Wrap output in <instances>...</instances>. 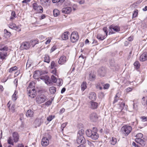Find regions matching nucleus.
<instances>
[{
    "mask_svg": "<svg viewBox=\"0 0 147 147\" xmlns=\"http://www.w3.org/2000/svg\"><path fill=\"white\" fill-rule=\"evenodd\" d=\"M97 129L96 127H93L92 130L90 129H87L85 132L87 136L93 140H97L98 137L99 135L97 133Z\"/></svg>",
    "mask_w": 147,
    "mask_h": 147,
    "instance_id": "obj_1",
    "label": "nucleus"
},
{
    "mask_svg": "<svg viewBox=\"0 0 147 147\" xmlns=\"http://www.w3.org/2000/svg\"><path fill=\"white\" fill-rule=\"evenodd\" d=\"M13 138L11 137L9 138L7 140V142L9 144L12 146L13 145V141L15 142H17L19 139V136L18 133L16 132H14L12 134Z\"/></svg>",
    "mask_w": 147,
    "mask_h": 147,
    "instance_id": "obj_2",
    "label": "nucleus"
},
{
    "mask_svg": "<svg viewBox=\"0 0 147 147\" xmlns=\"http://www.w3.org/2000/svg\"><path fill=\"white\" fill-rule=\"evenodd\" d=\"M132 129V128L130 126L125 125L122 127L121 131L125 136H127L130 133Z\"/></svg>",
    "mask_w": 147,
    "mask_h": 147,
    "instance_id": "obj_3",
    "label": "nucleus"
},
{
    "mask_svg": "<svg viewBox=\"0 0 147 147\" xmlns=\"http://www.w3.org/2000/svg\"><path fill=\"white\" fill-rule=\"evenodd\" d=\"M70 39L72 42L74 43L77 42L79 39L78 33L75 32H72L71 35Z\"/></svg>",
    "mask_w": 147,
    "mask_h": 147,
    "instance_id": "obj_4",
    "label": "nucleus"
},
{
    "mask_svg": "<svg viewBox=\"0 0 147 147\" xmlns=\"http://www.w3.org/2000/svg\"><path fill=\"white\" fill-rule=\"evenodd\" d=\"M109 34L111 33V34L114 33V31L116 32H118L120 31V28L119 26H117L112 24L109 27Z\"/></svg>",
    "mask_w": 147,
    "mask_h": 147,
    "instance_id": "obj_5",
    "label": "nucleus"
},
{
    "mask_svg": "<svg viewBox=\"0 0 147 147\" xmlns=\"http://www.w3.org/2000/svg\"><path fill=\"white\" fill-rule=\"evenodd\" d=\"M67 60V59L65 56L62 55L60 57L58 63L60 65H62L66 63Z\"/></svg>",
    "mask_w": 147,
    "mask_h": 147,
    "instance_id": "obj_6",
    "label": "nucleus"
},
{
    "mask_svg": "<svg viewBox=\"0 0 147 147\" xmlns=\"http://www.w3.org/2000/svg\"><path fill=\"white\" fill-rule=\"evenodd\" d=\"M77 142L78 144H84L86 142V140L84 136H77Z\"/></svg>",
    "mask_w": 147,
    "mask_h": 147,
    "instance_id": "obj_7",
    "label": "nucleus"
},
{
    "mask_svg": "<svg viewBox=\"0 0 147 147\" xmlns=\"http://www.w3.org/2000/svg\"><path fill=\"white\" fill-rule=\"evenodd\" d=\"M46 98L45 96H37L36 98V102L38 104H40L44 102Z\"/></svg>",
    "mask_w": 147,
    "mask_h": 147,
    "instance_id": "obj_8",
    "label": "nucleus"
},
{
    "mask_svg": "<svg viewBox=\"0 0 147 147\" xmlns=\"http://www.w3.org/2000/svg\"><path fill=\"white\" fill-rule=\"evenodd\" d=\"M32 89H30L28 93V96L32 98H34L36 95V91L35 88H32Z\"/></svg>",
    "mask_w": 147,
    "mask_h": 147,
    "instance_id": "obj_9",
    "label": "nucleus"
},
{
    "mask_svg": "<svg viewBox=\"0 0 147 147\" xmlns=\"http://www.w3.org/2000/svg\"><path fill=\"white\" fill-rule=\"evenodd\" d=\"M135 141L141 147L144 146L146 144L145 141L142 139L136 138Z\"/></svg>",
    "mask_w": 147,
    "mask_h": 147,
    "instance_id": "obj_10",
    "label": "nucleus"
},
{
    "mask_svg": "<svg viewBox=\"0 0 147 147\" xmlns=\"http://www.w3.org/2000/svg\"><path fill=\"white\" fill-rule=\"evenodd\" d=\"M98 73L100 76H104L106 73V69L105 67H102L98 69Z\"/></svg>",
    "mask_w": 147,
    "mask_h": 147,
    "instance_id": "obj_11",
    "label": "nucleus"
},
{
    "mask_svg": "<svg viewBox=\"0 0 147 147\" xmlns=\"http://www.w3.org/2000/svg\"><path fill=\"white\" fill-rule=\"evenodd\" d=\"M98 119V115L96 113H92L90 115V120L93 122H96Z\"/></svg>",
    "mask_w": 147,
    "mask_h": 147,
    "instance_id": "obj_12",
    "label": "nucleus"
},
{
    "mask_svg": "<svg viewBox=\"0 0 147 147\" xmlns=\"http://www.w3.org/2000/svg\"><path fill=\"white\" fill-rule=\"evenodd\" d=\"M9 27L12 29H14L18 31H21L20 28L18 26H16L14 23L12 22L11 23L9 24Z\"/></svg>",
    "mask_w": 147,
    "mask_h": 147,
    "instance_id": "obj_13",
    "label": "nucleus"
},
{
    "mask_svg": "<svg viewBox=\"0 0 147 147\" xmlns=\"http://www.w3.org/2000/svg\"><path fill=\"white\" fill-rule=\"evenodd\" d=\"M140 59L141 61H144L147 60V52L143 53L140 56Z\"/></svg>",
    "mask_w": 147,
    "mask_h": 147,
    "instance_id": "obj_14",
    "label": "nucleus"
},
{
    "mask_svg": "<svg viewBox=\"0 0 147 147\" xmlns=\"http://www.w3.org/2000/svg\"><path fill=\"white\" fill-rule=\"evenodd\" d=\"M72 10V9L71 7H64L62 9V12L64 13L68 14L70 13Z\"/></svg>",
    "mask_w": 147,
    "mask_h": 147,
    "instance_id": "obj_15",
    "label": "nucleus"
},
{
    "mask_svg": "<svg viewBox=\"0 0 147 147\" xmlns=\"http://www.w3.org/2000/svg\"><path fill=\"white\" fill-rule=\"evenodd\" d=\"M49 142V139L46 137L43 138L42 140L41 144L43 146H46L48 145Z\"/></svg>",
    "mask_w": 147,
    "mask_h": 147,
    "instance_id": "obj_16",
    "label": "nucleus"
},
{
    "mask_svg": "<svg viewBox=\"0 0 147 147\" xmlns=\"http://www.w3.org/2000/svg\"><path fill=\"white\" fill-rule=\"evenodd\" d=\"M41 72L40 71H36L34 72L33 77L34 78L38 79L41 75Z\"/></svg>",
    "mask_w": 147,
    "mask_h": 147,
    "instance_id": "obj_17",
    "label": "nucleus"
},
{
    "mask_svg": "<svg viewBox=\"0 0 147 147\" xmlns=\"http://www.w3.org/2000/svg\"><path fill=\"white\" fill-rule=\"evenodd\" d=\"M41 79L44 80L46 84H50V80H49V77L47 76H41L40 77Z\"/></svg>",
    "mask_w": 147,
    "mask_h": 147,
    "instance_id": "obj_18",
    "label": "nucleus"
},
{
    "mask_svg": "<svg viewBox=\"0 0 147 147\" xmlns=\"http://www.w3.org/2000/svg\"><path fill=\"white\" fill-rule=\"evenodd\" d=\"M43 122V120L42 119L37 118L35 119L34 123L37 126H39Z\"/></svg>",
    "mask_w": 147,
    "mask_h": 147,
    "instance_id": "obj_19",
    "label": "nucleus"
},
{
    "mask_svg": "<svg viewBox=\"0 0 147 147\" xmlns=\"http://www.w3.org/2000/svg\"><path fill=\"white\" fill-rule=\"evenodd\" d=\"M21 47L24 49H27L30 47V45L28 42H24L22 44Z\"/></svg>",
    "mask_w": 147,
    "mask_h": 147,
    "instance_id": "obj_20",
    "label": "nucleus"
},
{
    "mask_svg": "<svg viewBox=\"0 0 147 147\" xmlns=\"http://www.w3.org/2000/svg\"><path fill=\"white\" fill-rule=\"evenodd\" d=\"M90 108L93 109H96L98 106V103L97 102H94L93 101H91L90 102Z\"/></svg>",
    "mask_w": 147,
    "mask_h": 147,
    "instance_id": "obj_21",
    "label": "nucleus"
},
{
    "mask_svg": "<svg viewBox=\"0 0 147 147\" xmlns=\"http://www.w3.org/2000/svg\"><path fill=\"white\" fill-rule=\"evenodd\" d=\"M40 3L43 6L47 7L49 5V0H40Z\"/></svg>",
    "mask_w": 147,
    "mask_h": 147,
    "instance_id": "obj_22",
    "label": "nucleus"
},
{
    "mask_svg": "<svg viewBox=\"0 0 147 147\" xmlns=\"http://www.w3.org/2000/svg\"><path fill=\"white\" fill-rule=\"evenodd\" d=\"M89 99L92 100L91 101H93L96 100V94L94 92H91L89 94Z\"/></svg>",
    "mask_w": 147,
    "mask_h": 147,
    "instance_id": "obj_23",
    "label": "nucleus"
},
{
    "mask_svg": "<svg viewBox=\"0 0 147 147\" xmlns=\"http://www.w3.org/2000/svg\"><path fill=\"white\" fill-rule=\"evenodd\" d=\"M34 114V112L31 109L27 111L26 113V115L27 117H32L33 116Z\"/></svg>",
    "mask_w": 147,
    "mask_h": 147,
    "instance_id": "obj_24",
    "label": "nucleus"
},
{
    "mask_svg": "<svg viewBox=\"0 0 147 147\" xmlns=\"http://www.w3.org/2000/svg\"><path fill=\"white\" fill-rule=\"evenodd\" d=\"M7 56V53L6 51H2L0 52V58L1 59H5Z\"/></svg>",
    "mask_w": 147,
    "mask_h": 147,
    "instance_id": "obj_25",
    "label": "nucleus"
},
{
    "mask_svg": "<svg viewBox=\"0 0 147 147\" xmlns=\"http://www.w3.org/2000/svg\"><path fill=\"white\" fill-rule=\"evenodd\" d=\"M69 32H65L61 36V38L63 40H66L68 39Z\"/></svg>",
    "mask_w": 147,
    "mask_h": 147,
    "instance_id": "obj_26",
    "label": "nucleus"
},
{
    "mask_svg": "<svg viewBox=\"0 0 147 147\" xmlns=\"http://www.w3.org/2000/svg\"><path fill=\"white\" fill-rule=\"evenodd\" d=\"M106 36H105L102 34H99L97 35V38L101 40H102L105 39L106 37Z\"/></svg>",
    "mask_w": 147,
    "mask_h": 147,
    "instance_id": "obj_27",
    "label": "nucleus"
},
{
    "mask_svg": "<svg viewBox=\"0 0 147 147\" xmlns=\"http://www.w3.org/2000/svg\"><path fill=\"white\" fill-rule=\"evenodd\" d=\"M49 90L51 94H54L56 92V88L54 86H52L50 88Z\"/></svg>",
    "mask_w": 147,
    "mask_h": 147,
    "instance_id": "obj_28",
    "label": "nucleus"
},
{
    "mask_svg": "<svg viewBox=\"0 0 147 147\" xmlns=\"http://www.w3.org/2000/svg\"><path fill=\"white\" fill-rule=\"evenodd\" d=\"M58 66V65L54 61H52L51 62V69H53V68H55V67H57Z\"/></svg>",
    "mask_w": 147,
    "mask_h": 147,
    "instance_id": "obj_29",
    "label": "nucleus"
},
{
    "mask_svg": "<svg viewBox=\"0 0 147 147\" xmlns=\"http://www.w3.org/2000/svg\"><path fill=\"white\" fill-rule=\"evenodd\" d=\"M44 61L45 62L49 63L50 61V59L49 56L47 55H45L44 58Z\"/></svg>",
    "mask_w": 147,
    "mask_h": 147,
    "instance_id": "obj_30",
    "label": "nucleus"
},
{
    "mask_svg": "<svg viewBox=\"0 0 147 147\" xmlns=\"http://www.w3.org/2000/svg\"><path fill=\"white\" fill-rule=\"evenodd\" d=\"M84 134V130L82 129H81L79 130L77 136H83Z\"/></svg>",
    "mask_w": 147,
    "mask_h": 147,
    "instance_id": "obj_31",
    "label": "nucleus"
},
{
    "mask_svg": "<svg viewBox=\"0 0 147 147\" xmlns=\"http://www.w3.org/2000/svg\"><path fill=\"white\" fill-rule=\"evenodd\" d=\"M34 85L35 84L34 82H30L27 88V90L28 91L30 90V89H32V88H35Z\"/></svg>",
    "mask_w": 147,
    "mask_h": 147,
    "instance_id": "obj_32",
    "label": "nucleus"
},
{
    "mask_svg": "<svg viewBox=\"0 0 147 147\" xmlns=\"http://www.w3.org/2000/svg\"><path fill=\"white\" fill-rule=\"evenodd\" d=\"M18 93L17 92L16 90L15 91L14 93L12 96V100L14 101H15L17 98V94Z\"/></svg>",
    "mask_w": 147,
    "mask_h": 147,
    "instance_id": "obj_33",
    "label": "nucleus"
},
{
    "mask_svg": "<svg viewBox=\"0 0 147 147\" xmlns=\"http://www.w3.org/2000/svg\"><path fill=\"white\" fill-rule=\"evenodd\" d=\"M86 82H83L81 85V90L84 91L86 88Z\"/></svg>",
    "mask_w": 147,
    "mask_h": 147,
    "instance_id": "obj_34",
    "label": "nucleus"
},
{
    "mask_svg": "<svg viewBox=\"0 0 147 147\" xmlns=\"http://www.w3.org/2000/svg\"><path fill=\"white\" fill-rule=\"evenodd\" d=\"M59 14V12L58 10L55 9L53 10V15L55 17H57Z\"/></svg>",
    "mask_w": 147,
    "mask_h": 147,
    "instance_id": "obj_35",
    "label": "nucleus"
},
{
    "mask_svg": "<svg viewBox=\"0 0 147 147\" xmlns=\"http://www.w3.org/2000/svg\"><path fill=\"white\" fill-rule=\"evenodd\" d=\"M110 142L111 144L114 145L117 142V140L116 138L115 137H113Z\"/></svg>",
    "mask_w": 147,
    "mask_h": 147,
    "instance_id": "obj_36",
    "label": "nucleus"
},
{
    "mask_svg": "<svg viewBox=\"0 0 147 147\" xmlns=\"http://www.w3.org/2000/svg\"><path fill=\"white\" fill-rule=\"evenodd\" d=\"M134 65L136 69H138L140 68V64L138 61H137L134 63Z\"/></svg>",
    "mask_w": 147,
    "mask_h": 147,
    "instance_id": "obj_37",
    "label": "nucleus"
},
{
    "mask_svg": "<svg viewBox=\"0 0 147 147\" xmlns=\"http://www.w3.org/2000/svg\"><path fill=\"white\" fill-rule=\"evenodd\" d=\"M8 49L7 47V46H3L0 45V50L1 51H6Z\"/></svg>",
    "mask_w": 147,
    "mask_h": 147,
    "instance_id": "obj_38",
    "label": "nucleus"
},
{
    "mask_svg": "<svg viewBox=\"0 0 147 147\" xmlns=\"http://www.w3.org/2000/svg\"><path fill=\"white\" fill-rule=\"evenodd\" d=\"M138 10L136 9L135 10L134 12V13L133 14L132 18H133L137 17V16H138Z\"/></svg>",
    "mask_w": 147,
    "mask_h": 147,
    "instance_id": "obj_39",
    "label": "nucleus"
},
{
    "mask_svg": "<svg viewBox=\"0 0 147 147\" xmlns=\"http://www.w3.org/2000/svg\"><path fill=\"white\" fill-rule=\"evenodd\" d=\"M31 43L33 47H34L36 44L38 43V42L37 40H32L31 41Z\"/></svg>",
    "mask_w": 147,
    "mask_h": 147,
    "instance_id": "obj_40",
    "label": "nucleus"
},
{
    "mask_svg": "<svg viewBox=\"0 0 147 147\" xmlns=\"http://www.w3.org/2000/svg\"><path fill=\"white\" fill-rule=\"evenodd\" d=\"M51 80L52 82L54 83H56L57 80V78L53 75L51 76Z\"/></svg>",
    "mask_w": 147,
    "mask_h": 147,
    "instance_id": "obj_41",
    "label": "nucleus"
},
{
    "mask_svg": "<svg viewBox=\"0 0 147 147\" xmlns=\"http://www.w3.org/2000/svg\"><path fill=\"white\" fill-rule=\"evenodd\" d=\"M52 2L54 3H63L65 0H52Z\"/></svg>",
    "mask_w": 147,
    "mask_h": 147,
    "instance_id": "obj_42",
    "label": "nucleus"
},
{
    "mask_svg": "<svg viewBox=\"0 0 147 147\" xmlns=\"http://www.w3.org/2000/svg\"><path fill=\"white\" fill-rule=\"evenodd\" d=\"M15 105L14 104H12L11 107H10V111H11L12 113L14 112L15 110Z\"/></svg>",
    "mask_w": 147,
    "mask_h": 147,
    "instance_id": "obj_43",
    "label": "nucleus"
},
{
    "mask_svg": "<svg viewBox=\"0 0 147 147\" xmlns=\"http://www.w3.org/2000/svg\"><path fill=\"white\" fill-rule=\"evenodd\" d=\"M110 65L113 67H113L112 68V69H115V67H116L115 65V62L114 61H111L110 62Z\"/></svg>",
    "mask_w": 147,
    "mask_h": 147,
    "instance_id": "obj_44",
    "label": "nucleus"
},
{
    "mask_svg": "<svg viewBox=\"0 0 147 147\" xmlns=\"http://www.w3.org/2000/svg\"><path fill=\"white\" fill-rule=\"evenodd\" d=\"M17 69V67L16 66H14L10 68L9 70V72L11 73L13 71H14Z\"/></svg>",
    "mask_w": 147,
    "mask_h": 147,
    "instance_id": "obj_45",
    "label": "nucleus"
},
{
    "mask_svg": "<svg viewBox=\"0 0 147 147\" xmlns=\"http://www.w3.org/2000/svg\"><path fill=\"white\" fill-rule=\"evenodd\" d=\"M16 13L14 11H12L11 13V16L10 18L11 20H13V17H16Z\"/></svg>",
    "mask_w": 147,
    "mask_h": 147,
    "instance_id": "obj_46",
    "label": "nucleus"
},
{
    "mask_svg": "<svg viewBox=\"0 0 147 147\" xmlns=\"http://www.w3.org/2000/svg\"><path fill=\"white\" fill-rule=\"evenodd\" d=\"M118 93H117L116 95L115 96L114 98V100L113 101V103L114 104L116 102H117L118 100V98L119 97H118L117 95L118 94Z\"/></svg>",
    "mask_w": 147,
    "mask_h": 147,
    "instance_id": "obj_47",
    "label": "nucleus"
},
{
    "mask_svg": "<svg viewBox=\"0 0 147 147\" xmlns=\"http://www.w3.org/2000/svg\"><path fill=\"white\" fill-rule=\"evenodd\" d=\"M96 87L97 89H99L100 90H101L102 89V88L101 87L100 85V83H98L96 84Z\"/></svg>",
    "mask_w": 147,
    "mask_h": 147,
    "instance_id": "obj_48",
    "label": "nucleus"
},
{
    "mask_svg": "<svg viewBox=\"0 0 147 147\" xmlns=\"http://www.w3.org/2000/svg\"><path fill=\"white\" fill-rule=\"evenodd\" d=\"M143 137V135L141 133L138 134L136 136V138L141 139Z\"/></svg>",
    "mask_w": 147,
    "mask_h": 147,
    "instance_id": "obj_49",
    "label": "nucleus"
},
{
    "mask_svg": "<svg viewBox=\"0 0 147 147\" xmlns=\"http://www.w3.org/2000/svg\"><path fill=\"white\" fill-rule=\"evenodd\" d=\"M55 117L54 116L50 115L47 118V120L49 121H51Z\"/></svg>",
    "mask_w": 147,
    "mask_h": 147,
    "instance_id": "obj_50",
    "label": "nucleus"
},
{
    "mask_svg": "<svg viewBox=\"0 0 147 147\" xmlns=\"http://www.w3.org/2000/svg\"><path fill=\"white\" fill-rule=\"evenodd\" d=\"M33 7L34 9L37 11L38 9V6L36 3H34L33 4Z\"/></svg>",
    "mask_w": 147,
    "mask_h": 147,
    "instance_id": "obj_51",
    "label": "nucleus"
},
{
    "mask_svg": "<svg viewBox=\"0 0 147 147\" xmlns=\"http://www.w3.org/2000/svg\"><path fill=\"white\" fill-rule=\"evenodd\" d=\"M53 100V99H51L49 100V101H48L45 103V105L47 106H49L51 105L52 104V102Z\"/></svg>",
    "mask_w": 147,
    "mask_h": 147,
    "instance_id": "obj_52",
    "label": "nucleus"
},
{
    "mask_svg": "<svg viewBox=\"0 0 147 147\" xmlns=\"http://www.w3.org/2000/svg\"><path fill=\"white\" fill-rule=\"evenodd\" d=\"M37 11L40 13H42L43 11L42 7L41 6H39Z\"/></svg>",
    "mask_w": 147,
    "mask_h": 147,
    "instance_id": "obj_53",
    "label": "nucleus"
},
{
    "mask_svg": "<svg viewBox=\"0 0 147 147\" xmlns=\"http://www.w3.org/2000/svg\"><path fill=\"white\" fill-rule=\"evenodd\" d=\"M132 145L134 147H141L140 145H139V144H136L134 142H133L132 143Z\"/></svg>",
    "mask_w": 147,
    "mask_h": 147,
    "instance_id": "obj_54",
    "label": "nucleus"
},
{
    "mask_svg": "<svg viewBox=\"0 0 147 147\" xmlns=\"http://www.w3.org/2000/svg\"><path fill=\"white\" fill-rule=\"evenodd\" d=\"M103 30L104 32L105 33L106 36L107 35L108 32L107 31V27H105L103 28Z\"/></svg>",
    "mask_w": 147,
    "mask_h": 147,
    "instance_id": "obj_55",
    "label": "nucleus"
},
{
    "mask_svg": "<svg viewBox=\"0 0 147 147\" xmlns=\"http://www.w3.org/2000/svg\"><path fill=\"white\" fill-rule=\"evenodd\" d=\"M125 103L123 102H122L120 104V109L121 110V111H122L123 110V107L125 106Z\"/></svg>",
    "mask_w": 147,
    "mask_h": 147,
    "instance_id": "obj_56",
    "label": "nucleus"
},
{
    "mask_svg": "<svg viewBox=\"0 0 147 147\" xmlns=\"http://www.w3.org/2000/svg\"><path fill=\"white\" fill-rule=\"evenodd\" d=\"M141 118L142 119V121H143L145 122L147 121V117L143 116L141 117Z\"/></svg>",
    "mask_w": 147,
    "mask_h": 147,
    "instance_id": "obj_57",
    "label": "nucleus"
},
{
    "mask_svg": "<svg viewBox=\"0 0 147 147\" xmlns=\"http://www.w3.org/2000/svg\"><path fill=\"white\" fill-rule=\"evenodd\" d=\"M90 79L91 81L93 80V79L95 78V75L90 74Z\"/></svg>",
    "mask_w": 147,
    "mask_h": 147,
    "instance_id": "obj_58",
    "label": "nucleus"
},
{
    "mask_svg": "<svg viewBox=\"0 0 147 147\" xmlns=\"http://www.w3.org/2000/svg\"><path fill=\"white\" fill-rule=\"evenodd\" d=\"M67 123H63L61 125V127L62 130H63V129L65 128V127L66 126Z\"/></svg>",
    "mask_w": 147,
    "mask_h": 147,
    "instance_id": "obj_59",
    "label": "nucleus"
},
{
    "mask_svg": "<svg viewBox=\"0 0 147 147\" xmlns=\"http://www.w3.org/2000/svg\"><path fill=\"white\" fill-rule=\"evenodd\" d=\"M109 84H107L104 85L103 88L104 89H107L109 88Z\"/></svg>",
    "mask_w": 147,
    "mask_h": 147,
    "instance_id": "obj_60",
    "label": "nucleus"
},
{
    "mask_svg": "<svg viewBox=\"0 0 147 147\" xmlns=\"http://www.w3.org/2000/svg\"><path fill=\"white\" fill-rule=\"evenodd\" d=\"M53 69H54L51 71V73L55 75H56V68Z\"/></svg>",
    "mask_w": 147,
    "mask_h": 147,
    "instance_id": "obj_61",
    "label": "nucleus"
},
{
    "mask_svg": "<svg viewBox=\"0 0 147 147\" xmlns=\"http://www.w3.org/2000/svg\"><path fill=\"white\" fill-rule=\"evenodd\" d=\"M11 102L10 101H9L7 103V107L9 108V109L10 111V107H11Z\"/></svg>",
    "mask_w": 147,
    "mask_h": 147,
    "instance_id": "obj_62",
    "label": "nucleus"
},
{
    "mask_svg": "<svg viewBox=\"0 0 147 147\" xmlns=\"http://www.w3.org/2000/svg\"><path fill=\"white\" fill-rule=\"evenodd\" d=\"M78 2L80 4H82L84 3V0H78Z\"/></svg>",
    "mask_w": 147,
    "mask_h": 147,
    "instance_id": "obj_63",
    "label": "nucleus"
},
{
    "mask_svg": "<svg viewBox=\"0 0 147 147\" xmlns=\"http://www.w3.org/2000/svg\"><path fill=\"white\" fill-rule=\"evenodd\" d=\"M56 49V47L55 46H53L51 50V52H52Z\"/></svg>",
    "mask_w": 147,
    "mask_h": 147,
    "instance_id": "obj_64",
    "label": "nucleus"
}]
</instances>
